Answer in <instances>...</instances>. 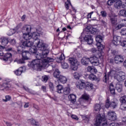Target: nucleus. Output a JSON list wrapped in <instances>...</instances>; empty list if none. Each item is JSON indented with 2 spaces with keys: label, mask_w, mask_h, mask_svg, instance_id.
Returning a JSON list of instances; mask_svg holds the SVG:
<instances>
[{
  "label": "nucleus",
  "mask_w": 126,
  "mask_h": 126,
  "mask_svg": "<svg viewBox=\"0 0 126 126\" xmlns=\"http://www.w3.org/2000/svg\"><path fill=\"white\" fill-rule=\"evenodd\" d=\"M92 53H93L94 54H95L96 52H97V50L95 48H92L91 50Z\"/></svg>",
  "instance_id": "nucleus-60"
},
{
  "label": "nucleus",
  "mask_w": 126,
  "mask_h": 126,
  "mask_svg": "<svg viewBox=\"0 0 126 126\" xmlns=\"http://www.w3.org/2000/svg\"><path fill=\"white\" fill-rule=\"evenodd\" d=\"M61 65L63 67V68L66 69L68 67V65L67 64V63H66L65 62H63L61 64Z\"/></svg>",
  "instance_id": "nucleus-45"
},
{
  "label": "nucleus",
  "mask_w": 126,
  "mask_h": 126,
  "mask_svg": "<svg viewBox=\"0 0 126 126\" xmlns=\"http://www.w3.org/2000/svg\"><path fill=\"white\" fill-rule=\"evenodd\" d=\"M60 73H61V72H60L59 69H56L55 71L53 73L54 77H55V78L58 79L60 78V75H60Z\"/></svg>",
  "instance_id": "nucleus-29"
},
{
  "label": "nucleus",
  "mask_w": 126,
  "mask_h": 126,
  "mask_svg": "<svg viewBox=\"0 0 126 126\" xmlns=\"http://www.w3.org/2000/svg\"><path fill=\"white\" fill-rule=\"evenodd\" d=\"M95 40L96 42V46L99 51H102L105 48V46L103 44H101L103 42V36L100 35H98L95 37Z\"/></svg>",
  "instance_id": "nucleus-4"
},
{
  "label": "nucleus",
  "mask_w": 126,
  "mask_h": 126,
  "mask_svg": "<svg viewBox=\"0 0 126 126\" xmlns=\"http://www.w3.org/2000/svg\"><path fill=\"white\" fill-rule=\"evenodd\" d=\"M114 61L115 63L120 64V63L124 62V57L121 55H116L114 57Z\"/></svg>",
  "instance_id": "nucleus-10"
},
{
  "label": "nucleus",
  "mask_w": 126,
  "mask_h": 126,
  "mask_svg": "<svg viewBox=\"0 0 126 126\" xmlns=\"http://www.w3.org/2000/svg\"><path fill=\"white\" fill-rule=\"evenodd\" d=\"M101 124V125H100ZM109 123L106 120L104 116H101L100 114L97 115L95 123L96 126H108Z\"/></svg>",
  "instance_id": "nucleus-3"
},
{
  "label": "nucleus",
  "mask_w": 126,
  "mask_h": 126,
  "mask_svg": "<svg viewBox=\"0 0 126 126\" xmlns=\"http://www.w3.org/2000/svg\"><path fill=\"white\" fill-rule=\"evenodd\" d=\"M41 89L44 92H46V90L47 89L46 88V86H42L41 87Z\"/></svg>",
  "instance_id": "nucleus-61"
},
{
  "label": "nucleus",
  "mask_w": 126,
  "mask_h": 126,
  "mask_svg": "<svg viewBox=\"0 0 126 126\" xmlns=\"http://www.w3.org/2000/svg\"><path fill=\"white\" fill-rule=\"evenodd\" d=\"M76 87L78 89H84V88H85V83L80 81L76 83Z\"/></svg>",
  "instance_id": "nucleus-20"
},
{
  "label": "nucleus",
  "mask_w": 126,
  "mask_h": 126,
  "mask_svg": "<svg viewBox=\"0 0 126 126\" xmlns=\"http://www.w3.org/2000/svg\"><path fill=\"white\" fill-rule=\"evenodd\" d=\"M84 41L86 42L88 45H91L93 44V37H92V35L90 34L86 35L84 37Z\"/></svg>",
  "instance_id": "nucleus-12"
},
{
  "label": "nucleus",
  "mask_w": 126,
  "mask_h": 126,
  "mask_svg": "<svg viewBox=\"0 0 126 126\" xmlns=\"http://www.w3.org/2000/svg\"><path fill=\"white\" fill-rule=\"evenodd\" d=\"M18 54H22V58L24 60H29L30 56H31V54L28 51H21L20 50L18 49Z\"/></svg>",
  "instance_id": "nucleus-7"
},
{
  "label": "nucleus",
  "mask_w": 126,
  "mask_h": 126,
  "mask_svg": "<svg viewBox=\"0 0 126 126\" xmlns=\"http://www.w3.org/2000/svg\"><path fill=\"white\" fill-rule=\"evenodd\" d=\"M100 14L102 17H107V12L106 11H101L100 12Z\"/></svg>",
  "instance_id": "nucleus-49"
},
{
  "label": "nucleus",
  "mask_w": 126,
  "mask_h": 126,
  "mask_svg": "<svg viewBox=\"0 0 126 126\" xmlns=\"http://www.w3.org/2000/svg\"><path fill=\"white\" fill-rule=\"evenodd\" d=\"M83 120L85 121V123H88L89 122V118L87 117V116H84L83 117Z\"/></svg>",
  "instance_id": "nucleus-53"
},
{
  "label": "nucleus",
  "mask_w": 126,
  "mask_h": 126,
  "mask_svg": "<svg viewBox=\"0 0 126 126\" xmlns=\"http://www.w3.org/2000/svg\"><path fill=\"white\" fill-rule=\"evenodd\" d=\"M120 101L122 104L120 106L121 110L122 111H126V96L124 95L121 97L120 99Z\"/></svg>",
  "instance_id": "nucleus-9"
},
{
  "label": "nucleus",
  "mask_w": 126,
  "mask_h": 126,
  "mask_svg": "<svg viewBox=\"0 0 126 126\" xmlns=\"http://www.w3.org/2000/svg\"><path fill=\"white\" fill-rule=\"evenodd\" d=\"M5 124H6L7 126H12V124L10 122H6Z\"/></svg>",
  "instance_id": "nucleus-63"
},
{
  "label": "nucleus",
  "mask_w": 126,
  "mask_h": 126,
  "mask_svg": "<svg viewBox=\"0 0 126 126\" xmlns=\"http://www.w3.org/2000/svg\"><path fill=\"white\" fill-rule=\"evenodd\" d=\"M94 110L95 112H99L101 110V105L100 104H96L94 105Z\"/></svg>",
  "instance_id": "nucleus-34"
},
{
  "label": "nucleus",
  "mask_w": 126,
  "mask_h": 126,
  "mask_svg": "<svg viewBox=\"0 0 126 126\" xmlns=\"http://www.w3.org/2000/svg\"><path fill=\"white\" fill-rule=\"evenodd\" d=\"M38 37H39V33H38V32H33L32 34V38L34 40V42L35 43L37 48H38L39 50L41 51L42 53H43V50L41 49L42 48H43L44 46H45L46 50H48L47 48H48V45L44 43L43 40L38 39Z\"/></svg>",
  "instance_id": "nucleus-2"
},
{
  "label": "nucleus",
  "mask_w": 126,
  "mask_h": 126,
  "mask_svg": "<svg viewBox=\"0 0 126 126\" xmlns=\"http://www.w3.org/2000/svg\"><path fill=\"white\" fill-rule=\"evenodd\" d=\"M107 117L109 121H115L117 120V115L114 111H110L107 113Z\"/></svg>",
  "instance_id": "nucleus-6"
},
{
  "label": "nucleus",
  "mask_w": 126,
  "mask_h": 126,
  "mask_svg": "<svg viewBox=\"0 0 126 126\" xmlns=\"http://www.w3.org/2000/svg\"><path fill=\"white\" fill-rule=\"evenodd\" d=\"M23 32H26V33H30L31 31V26L29 25H25L22 28Z\"/></svg>",
  "instance_id": "nucleus-15"
},
{
  "label": "nucleus",
  "mask_w": 126,
  "mask_h": 126,
  "mask_svg": "<svg viewBox=\"0 0 126 126\" xmlns=\"http://www.w3.org/2000/svg\"><path fill=\"white\" fill-rule=\"evenodd\" d=\"M85 89L88 91H90L93 89V84L89 82L85 83Z\"/></svg>",
  "instance_id": "nucleus-16"
},
{
  "label": "nucleus",
  "mask_w": 126,
  "mask_h": 126,
  "mask_svg": "<svg viewBox=\"0 0 126 126\" xmlns=\"http://www.w3.org/2000/svg\"><path fill=\"white\" fill-rule=\"evenodd\" d=\"M23 67H21L19 69H18L17 70L15 71H14L15 74H16V75H17V76H19L20 75H21V74H22V72H23Z\"/></svg>",
  "instance_id": "nucleus-28"
},
{
  "label": "nucleus",
  "mask_w": 126,
  "mask_h": 126,
  "mask_svg": "<svg viewBox=\"0 0 126 126\" xmlns=\"http://www.w3.org/2000/svg\"><path fill=\"white\" fill-rule=\"evenodd\" d=\"M68 98L69 101H70L71 103H73V104L76 102V95L73 94L69 95Z\"/></svg>",
  "instance_id": "nucleus-17"
},
{
  "label": "nucleus",
  "mask_w": 126,
  "mask_h": 126,
  "mask_svg": "<svg viewBox=\"0 0 126 126\" xmlns=\"http://www.w3.org/2000/svg\"><path fill=\"white\" fill-rule=\"evenodd\" d=\"M88 78L91 80H95L96 79V76L93 74H91L89 75Z\"/></svg>",
  "instance_id": "nucleus-41"
},
{
  "label": "nucleus",
  "mask_w": 126,
  "mask_h": 126,
  "mask_svg": "<svg viewBox=\"0 0 126 126\" xmlns=\"http://www.w3.org/2000/svg\"><path fill=\"white\" fill-rule=\"evenodd\" d=\"M123 27V26L122 25H118L115 27V28L116 30H119V29H121Z\"/></svg>",
  "instance_id": "nucleus-58"
},
{
  "label": "nucleus",
  "mask_w": 126,
  "mask_h": 126,
  "mask_svg": "<svg viewBox=\"0 0 126 126\" xmlns=\"http://www.w3.org/2000/svg\"><path fill=\"white\" fill-rule=\"evenodd\" d=\"M33 108L36 109V110H40V108H39V106L35 104H33Z\"/></svg>",
  "instance_id": "nucleus-59"
},
{
  "label": "nucleus",
  "mask_w": 126,
  "mask_h": 126,
  "mask_svg": "<svg viewBox=\"0 0 126 126\" xmlns=\"http://www.w3.org/2000/svg\"><path fill=\"white\" fill-rule=\"evenodd\" d=\"M65 58L64 57V55L61 54V56L59 58H57V63H62V61H63Z\"/></svg>",
  "instance_id": "nucleus-32"
},
{
  "label": "nucleus",
  "mask_w": 126,
  "mask_h": 126,
  "mask_svg": "<svg viewBox=\"0 0 126 126\" xmlns=\"http://www.w3.org/2000/svg\"><path fill=\"white\" fill-rule=\"evenodd\" d=\"M0 42L3 46H6L8 44V38L6 37L2 36L0 38Z\"/></svg>",
  "instance_id": "nucleus-14"
},
{
  "label": "nucleus",
  "mask_w": 126,
  "mask_h": 126,
  "mask_svg": "<svg viewBox=\"0 0 126 126\" xmlns=\"http://www.w3.org/2000/svg\"><path fill=\"white\" fill-rule=\"evenodd\" d=\"M4 58H3V61L5 62L10 61V58L12 56L10 53H7L4 55Z\"/></svg>",
  "instance_id": "nucleus-24"
},
{
  "label": "nucleus",
  "mask_w": 126,
  "mask_h": 126,
  "mask_svg": "<svg viewBox=\"0 0 126 126\" xmlns=\"http://www.w3.org/2000/svg\"><path fill=\"white\" fill-rule=\"evenodd\" d=\"M49 88H50L51 91H52V92L54 91V90L55 89V88L54 87V84H53V83H52V82H49Z\"/></svg>",
  "instance_id": "nucleus-44"
},
{
  "label": "nucleus",
  "mask_w": 126,
  "mask_h": 126,
  "mask_svg": "<svg viewBox=\"0 0 126 126\" xmlns=\"http://www.w3.org/2000/svg\"><path fill=\"white\" fill-rule=\"evenodd\" d=\"M5 99H3V102H8V101H10L11 100V96L9 95H7L5 96Z\"/></svg>",
  "instance_id": "nucleus-36"
},
{
  "label": "nucleus",
  "mask_w": 126,
  "mask_h": 126,
  "mask_svg": "<svg viewBox=\"0 0 126 126\" xmlns=\"http://www.w3.org/2000/svg\"><path fill=\"white\" fill-rule=\"evenodd\" d=\"M62 83H65L67 81L66 77L63 75H60L59 78L58 79Z\"/></svg>",
  "instance_id": "nucleus-26"
},
{
  "label": "nucleus",
  "mask_w": 126,
  "mask_h": 126,
  "mask_svg": "<svg viewBox=\"0 0 126 126\" xmlns=\"http://www.w3.org/2000/svg\"><path fill=\"white\" fill-rule=\"evenodd\" d=\"M23 38L27 41V40H31V39H32V35L29 33L27 32V33L23 34Z\"/></svg>",
  "instance_id": "nucleus-27"
},
{
  "label": "nucleus",
  "mask_w": 126,
  "mask_h": 126,
  "mask_svg": "<svg viewBox=\"0 0 126 126\" xmlns=\"http://www.w3.org/2000/svg\"><path fill=\"white\" fill-rule=\"evenodd\" d=\"M81 62L84 65H87L90 63V59L84 57L81 60Z\"/></svg>",
  "instance_id": "nucleus-22"
},
{
  "label": "nucleus",
  "mask_w": 126,
  "mask_h": 126,
  "mask_svg": "<svg viewBox=\"0 0 126 126\" xmlns=\"http://www.w3.org/2000/svg\"><path fill=\"white\" fill-rule=\"evenodd\" d=\"M41 50L42 53H38L35 55L36 59L32 62L31 66L33 69L38 71H41L43 67H46L48 72H51L53 70V67L49 63L54 62V60L51 57H47L49 55V50L46 49V45L41 47Z\"/></svg>",
  "instance_id": "nucleus-1"
},
{
  "label": "nucleus",
  "mask_w": 126,
  "mask_h": 126,
  "mask_svg": "<svg viewBox=\"0 0 126 126\" xmlns=\"http://www.w3.org/2000/svg\"><path fill=\"white\" fill-rule=\"evenodd\" d=\"M10 43L11 45L14 46L16 44V40L15 39H12L10 40Z\"/></svg>",
  "instance_id": "nucleus-51"
},
{
  "label": "nucleus",
  "mask_w": 126,
  "mask_h": 126,
  "mask_svg": "<svg viewBox=\"0 0 126 126\" xmlns=\"http://www.w3.org/2000/svg\"><path fill=\"white\" fill-rule=\"evenodd\" d=\"M33 44H34V42L33 41H24L22 43V46H20L19 48H23L24 47L25 48H27V47H32L33 46Z\"/></svg>",
  "instance_id": "nucleus-13"
},
{
  "label": "nucleus",
  "mask_w": 126,
  "mask_h": 126,
  "mask_svg": "<svg viewBox=\"0 0 126 126\" xmlns=\"http://www.w3.org/2000/svg\"><path fill=\"white\" fill-rule=\"evenodd\" d=\"M10 84H9L8 82H4L0 86V89H8V88H10Z\"/></svg>",
  "instance_id": "nucleus-23"
},
{
  "label": "nucleus",
  "mask_w": 126,
  "mask_h": 126,
  "mask_svg": "<svg viewBox=\"0 0 126 126\" xmlns=\"http://www.w3.org/2000/svg\"><path fill=\"white\" fill-rule=\"evenodd\" d=\"M87 69H88V71L90 72V71H92V70L94 69V67L89 66L87 68Z\"/></svg>",
  "instance_id": "nucleus-54"
},
{
  "label": "nucleus",
  "mask_w": 126,
  "mask_h": 126,
  "mask_svg": "<svg viewBox=\"0 0 126 126\" xmlns=\"http://www.w3.org/2000/svg\"><path fill=\"white\" fill-rule=\"evenodd\" d=\"M117 106H118V103H117V102L115 101H112L110 102V107L113 108V109H115Z\"/></svg>",
  "instance_id": "nucleus-43"
},
{
  "label": "nucleus",
  "mask_w": 126,
  "mask_h": 126,
  "mask_svg": "<svg viewBox=\"0 0 126 126\" xmlns=\"http://www.w3.org/2000/svg\"><path fill=\"white\" fill-rule=\"evenodd\" d=\"M73 77L75 79L78 80L81 77V74H79L78 72H75L73 74Z\"/></svg>",
  "instance_id": "nucleus-37"
},
{
  "label": "nucleus",
  "mask_w": 126,
  "mask_h": 126,
  "mask_svg": "<svg viewBox=\"0 0 126 126\" xmlns=\"http://www.w3.org/2000/svg\"><path fill=\"white\" fill-rule=\"evenodd\" d=\"M82 98L84 99V100H86L87 101V100H89V95H88L87 94H84L82 96Z\"/></svg>",
  "instance_id": "nucleus-42"
},
{
  "label": "nucleus",
  "mask_w": 126,
  "mask_h": 126,
  "mask_svg": "<svg viewBox=\"0 0 126 126\" xmlns=\"http://www.w3.org/2000/svg\"><path fill=\"white\" fill-rule=\"evenodd\" d=\"M115 88L119 93H121V92L123 91V85H122L120 82H118V83L116 84Z\"/></svg>",
  "instance_id": "nucleus-19"
},
{
  "label": "nucleus",
  "mask_w": 126,
  "mask_h": 126,
  "mask_svg": "<svg viewBox=\"0 0 126 126\" xmlns=\"http://www.w3.org/2000/svg\"><path fill=\"white\" fill-rule=\"evenodd\" d=\"M14 33L15 32L14 30H10L7 34L8 36H11L12 35H13Z\"/></svg>",
  "instance_id": "nucleus-48"
},
{
  "label": "nucleus",
  "mask_w": 126,
  "mask_h": 126,
  "mask_svg": "<svg viewBox=\"0 0 126 126\" xmlns=\"http://www.w3.org/2000/svg\"><path fill=\"white\" fill-rule=\"evenodd\" d=\"M17 63H25V62H24V59L22 57V59L18 60Z\"/></svg>",
  "instance_id": "nucleus-50"
},
{
  "label": "nucleus",
  "mask_w": 126,
  "mask_h": 126,
  "mask_svg": "<svg viewBox=\"0 0 126 126\" xmlns=\"http://www.w3.org/2000/svg\"><path fill=\"white\" fill-rule=\"evenodd\" d=\"M48 79H49L48 76L45 75V76H42V81H43V82H47Z\"/></svg>",
  "instance_id": "nucleus-47"
},
{
  "label": "nucleus",
  "mask_w": 126,
  "mask_h": 126,
  "mask_svg": "<svg viewBox=\"0 0 126 126\" xmlns=\"http://www.w3.org/2000/svg\"><path fill=\"white\" fill-rule=\"evenodd\" d=\"M71 57L68 60V62L70 64H71V66H75L76 65V63H77V60H76V54L75 53H73L71 54Z\"/></svg>",
  "instance_id": "nucleus-5"
},
{
  "label": "nucleus",
  "mask_w": 126,
  "mask_h": 126,
  "mask_svg": "<svg viewBox=\"0 0 126 126\" xmlns=\"http://www.w3.org/2000/svg\"><path fill=\"white\" fill-rule=\"evenodd\" d=\"M101 25H103V26H104V27H106V26H107V23L104 21V20H101Z\"/></svg>",
  "instance_id": "nucleus-57"
},
{
  "label": "nucleus",
  "mask_w": 126,
  "mask_h": 126,
  "mask_svg": "<svg viewBox=\"0 0 126 126\" xmlns=\"http://www.w3.org/2000/svg\"><path fill=\"white\" fill-rule=\"evenodd\" d=\"M71 117L72 119H73V120H75L76 121H78L79 120L78 117H77L75 115H72Z\"/></svg>",
  "instance_id": "nucleus-55"
},
{
  "label": "nucleus",
  "mask_w": 126,
  "mask_h": 126,
  "mask_svg": "<svg viewBox=\"0 0 126 126\" xmlns=\"http://www.w3.org/2000/svg\"><path fill=\"white\" fill-rule=\"evenodd\" d=\"M57 87L58 93H59V94H61L62 93V91H63V86L61 85H59L57 86Z\"/></svg>",
  "instance_id": "nucleus-35"
},
{
  "label": "nucleus",
  "mask_w": 126,
  "mask_h": 126,
  "mask_svg": "<svg viewBox=\"0 0 126 126\" xmlns=\"http://www.w3.org/2000/svg\"><path fill=\"white\" fill-rule=\"evenodd\" d=\"M119 14H120V15H122V16H126V10H121L120 11Z\"/></svg>",
  "instance_id": "nucleus-46"
},
{
  "label": "nucleus",
  "mask_w": 126,
  "mask_h": 126,
  "mask_svg": "<svg viewBox=\"0 0 126 126\" xmlns=\"http://www.w3.org/2000/svg\"><path fill=\"white\" fill-rule=\"evenodd\" d=\"M105 107L108 108L111 107V103H110V98L108 97L105 102Z\"/></svg>",
  "instance_id": "nucleus-39"
},
{
  "label": "nucleus",
  "mask_w": 126,
  "mask_h": 126,
  "mask_svg": "<svg viewBox=\"0 0 126 126\" xmlns=\"http://www.w3.org/2000/svg\"><path fill=\"white\" fill-rule=\"evenodd\" d=\"M116 0H108L107 2V4H108V5H109L110 6V5H113V4H114V3L116 2Z\"/></svg>",
  "instance_id": "nucleus-40"
},
{
  "label": "nucleus",
  "mask_w": 126,
  "mask_h": 126,
  "mask_svg": "<svg viewBox=\"0 0 126 126\" xmlns=\"http://www.w3.org/2000/svg\"><path fill=\"white\" fill-rule=\"evenodd\" d=\"M70 92V89L68 87H65L63 89V93L64 95H68L69 93Z\"/></svg>",
  "instance_id": "nucleus-33"
},
{
  "label": "nucleus",
  "mask_w": 126,
  "mask_h": 126,
  "mask_svg": "<svg viewBox=\"0 0 126 126\" xmlns=\"http://www.w3.org/2000/svg\"><path fill=\"white\" fill-rule=\"evenodd\" d=\"M108 125L110 126H119V124L117 123H109Z\"/></svg>",
  "instance_id": "nucleus-56"
},
{
  "label": "nucleus",
  "mask_w": 126,
  "mask_h": 126,
  "mask_svg": "<svg viewBox=\"0 0 126 126\" xmlns=\"http://www.w3.org/2000/svg\"><path fill=\"white\" fill-rule=\"evenodd\" d=\"M109 89L112 95H115V94H116V93L115 92V86H114V84H113V83H111L110 84Z\"/></svg>",
  "instance_id": "nucleus-30"
},
{
  "label": "nucleus",
  "mask_w": 126,
  "mask_h": 126,
  "mask_svg": "<svg viewBox=\"0 0 126 126\" xmlns=\"http://www.w3.org/2000/svg\"><path fill=\"white\" fill-rule=\"evenodd\" d=\"M122 121L123 123H125V124L126 123V117H124L122 118Z\"/></svg>",
  "instance_id": "nucleus-64"
},
{
  "label": "nucleus",
  "mask_w": 126,
  "mask_h": 126,
  "mask_svg": "<svg viewBox=\"0 0 126 126\" xmlns=\"http://www.w3.org/2000/svg\"><path fill=\"white\" fill-rule=\"evenodd\" d=\"M110 77H111V72H109L107 74L106 73H104V75L103 78V81L104 82H105V83H107V82L109 79H110Z\"/></svg>",
  "instance_id": "nucleus-21"
},
{
  "label": "nucleus",
  "mask_w": 126,
  "mask_h": 126,
  "mask_svg": "<svg viewBox=\"0 0 126 126\" xmlns=\"http://www.w3.org/2000/svg\"><path fill=\"white\" fill-rule=\"evenodd\" d=\"M114 78L117 80V81H124L126 79V76L125 73L120 72L118 74H116L114 76Z\"/></svg>",
  "instance_id": "nucleus-8"
},
{
  "label": "nucleus",
  "mask_w": 126,
  "mask_h": 126,
  "mask_svg": "<svg viewBox=\"0 0 126 126\" xmlns=\"http://www.w3.org/2000/svg\"><path fill=\"white\" fill-rule=\"evenodd\" d=\"M121 35H126V29H123L121 31Z\"/></svg>",
  "instance_id": "nucleus-52"
},
{
  "label": "nucleus",
  "mask_w": 126,
  "mask_h": 126,
  "mask_svg": "<svg viewBox=\"0 0 126 126\" xmlns=\"http://www.w3.org/2000/svg\"><path fill=\"white\" fill-rule=\"evenodd\" d=\"M90 62L93 65H99V59L96 56H93L90 58Z\"/></svg>",
  "instance_id": "nucleus-11"
},
{
  "label": "nucleus",
  "mask_w": 126,
  "mask_h": 126,
  "mask_svg": "<svg viewBox=\"0 0 126 126\" xmlns=\"http://www.w3.org/2000/svg\"><path fill=\"white\" fill-rule=\"evenodd\" d=\"M94 12L92 11L91 13H90L89 14H88V18H91V15H92V14H93Z\"/></svg>",
  "instance_id": "nucleus-62"
},
{
  "label": "nucleus",
  "mask_w": 126,
  "mask_h": 126,
  "mask_svg": "<svg viewBox=\"0 0 126 126\" xmlns=\"http://www.w3.org/2000/svg\"><path fill=\"white\" fill-rule=\"evenodd\" d=\"M72 7L73 10H74V11L75 12H76V10H75V9H74V7H73L72 6V5H71V3L70 2V0H67V1L65 2V7L66 9H69V6H70Z\"/></svg>",
  "instance_id": "nucleus-18"
},
{
  "label": "nucleus",
  "mask_w": 126,
  "mask_h": 126,
  "mask_svg": "<svg viewBox=\"0 0 126 126\" xmlns=\"http://www.w3.org/2000/svg\"><path fill=\"white\" fill-rule=\"evenodd\" d=\"M110 20L112 24H116L117 23V18L115 16H111L110 17Z\"/></svg>",
  "instance_id": "nucleus-38"
},
{
  "label": "nucleus",
  "mask_w": 126,
  "mask_h": 126,
  "mask_svg": "<svg viewBox=\"0 0 126 126\" xmlns=\"http://www.w3.org/2000/svg\"><path fill=\"white\" fill-rule=\"evenodd\" d=\"M30 53L31 54H35L37 53V47L36 46H32L30 48Z\"/></svg>",
  "instance_id": "nucleus-31"
},
{
  "label": "nucleus",
  "mask_w": 126,
  "mask_h": 126,
  "mask_svg": "<svg viewBox=\"0 0 126 126\" xmlns=\"http://www.w3.org/2000/svg\"><path fill=\"white\" fill-rule=\"evenodd\" d=\"M116 2L114 4V7L115 8H117V9H120L121 7H122V1L118 0H116Z\"/></svg>",
  "instance_id": "nucleus-25"
}]
</instances>
